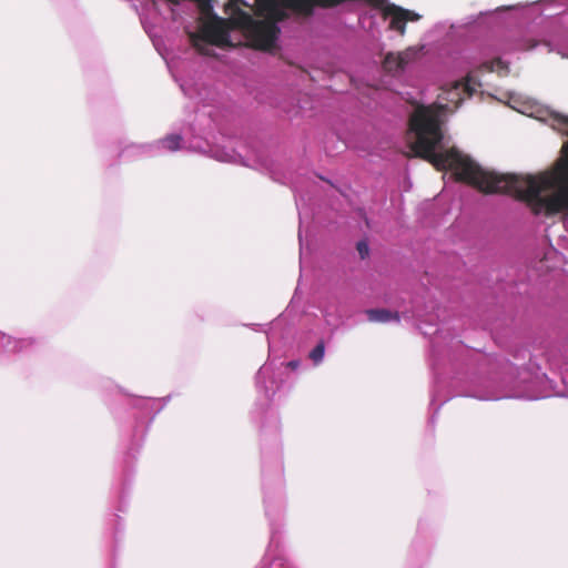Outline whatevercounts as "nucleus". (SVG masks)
Listing matches in <instances>:
<instances>
[{
  "instance_id": "0eeeda50",
  "label": "nucleus",
  "mask_w": 568,
  "mask_h": 568,
  "mask_svg": "<svg viewBox=\"0 0 568 568\" xmlns=\"http://www.w3.org/2000/svg\"><path fill=\"white\" fill-rule=\"evenodd\" d=\"M383 68L385 69V71L392 72V73L402 71L404 69L397 54L392 53V52L386 54V57L383 61Z\"/></svg>"
},
{
  "instance_id": "423d86ee",
  "label": "nucleus",
  "mask_w": 568,
  "mask_h": 568,
  "mask_svg": "<svg viewBox=\"0 0 568 568\" xmlns=\"http://www.w3.org/2000/svg\"><path fill=\"white\" fill-rule=\"evenodd\" d=\"M366 315L371 322L386 323L389 321H399L398 312H390L385 308H374L366 311Z\"/></svg>"
},
{
  "instance_id": "dca6fc26",
  "label": "nucleus",
  "mask_w": 568,
  "mask_h": 568,
  "mask_svg": "<svg viewBox=\"0 0 568 568\" xmlns=\"http://www.w3.org/2000/svg\"><path fill=\"white\" fill-rule=\"evenodd\" d=\"M288 366L292 367V368H296L297 367V362H290Z\"/></svg>"
},
{
  "instance_id": "20e7f679",
  "label": "nucleus",
  "mask_w": 568,
  "mask_h": 568,
  "mask_svg": "<svg viewBox=\"0 0 568 568\" xmlns=\"http://www.w3.org/2000/svg\"><path fill=\"white\" fill-rule=\"evenodd\" d=\"M189 37L192 47L200 54L207 57L214 54L209 44L216 47L230 44L226 21L219 17H213L200 28L197 33H190Z\"/></svg>"
},
{
  "instance_id": "39448f33",
  "label": "nucleus",
  "mask_w": 568,
  "mask_h": 568,
  "mask_svg": "<svg viewBox=\"0 0 568 568\" xmlns=\"http://www.w3.org/2000/svg\"><path fill=\"white\" fill-rule=\"evenodd\" d=\"M383 19H389L388 29L396 31L403 37L406 33V23L409 21H418L420 16L412 10L392 4L387 8L386 16H384Z\"/></svg>"
},
{
  "instance_id": "f8f14e48",
  "label": "nucleus",
  "mask_w": 568,
  "mask_h": 568,
  "mask_svg": "<svg viewBox=\"0 0 568 568\" xmlns=\"http://www.w3.org/2000/svg\"><path fill=\"white\" fill-rule=\"evenodd\" d=\"M417 54V51L409 48L403 52L397 53L402 65L405 68Z\"/></svg>"
},
{
  "instance_id": "f257e3e1",
  "label": "nucleus",
  "mask_w": 568,
  "mask_h": 568,
  "mask_svg": "<svg viewBox=\"0 0 568 568\" xmlns=\"http://www.w3.org/2000/svg\"><path fill=\"white\" fill-rule=\"evenodd\" d=\"M446 109V104H418L410 113L407 134L413 138L409 146L414 154L428 161L438 171H452L456 181L467 183L483 193L510 194L513 174L485 170L455 148L436 152L444 139L442 116Z\"/></svg>"
},
{
  "instance_id": "1a4fd4ad",
  "label": "nucleus",
  "mask_w": 568,
  "mask_h": 568,
  "mask_svg": "<svg viewBox=\"0 0 568 568\" xmlns=\"http://www.w3.org/2000/svg\"><path fill=\"white\" fill-rule=\"evenodd\" d=\"M538 45V42L534 39H521L518 40L514 45H511V50H523L529 51Z\"/></svg>"
},
{
  "instance_id": "ddd939ff",
  "label": "nucleus",
  "mask_w": 568,
  "mask_h": 568,
  "mask_svg": "<svg viewBox=\"0 0 568 568\" xmlns=\"http://www.w3.org/2000/svg\"><path fill=\"white\" fill-rule=\"evenodd\" d=\"M367 2L376 9L382 11V17L386 16L387 8L393 3H389L388 0H367Z\"/></svg>"
},
{
  "instance_id": "2eb2a0df",
  "label": "nucleus",
  "mask_w": 568,
  "mask_h": 568,
  "mask_svg": "<svg viewBox=\"0 0 568 568\" xmlns=\"http://www.w3.org/2000/svg\"><path fill=\"white\" fill-rule=\"evenodd\" d=\"M559 123L564 124L565 126L568 128V118L567 116H560L558 119Z\"/></svg>"
},
{
  "instance_id": "4468645a",
  "label": "nucleus",
  "mask_w": 568,
  "mask_h": 568,
  "mask_svg": "<svg viewBox=\"0 0 568 568\" xmlns=\"http://www.w3.org/2000/svg\"><path fill=\"white\" fill-rule=\"evenodd\" d=\"M356 248L358 251V254L362 260L366 258L369 254V247L366 242L359 241L356 245Z\"/></svg>"
},
{
  "instance_id": "7ed1b4c3",
  "label": "nucleus",
  "mask_w": 568,
  "mask_h": 568,
  "mask_svg": "<svg viewBox=\"0 0 568 568\" xmlns=\"http://www.w3.org/2000/svg\"><path fill=\"white\" fill-rule=\"evenodd\" d=\"M347 0H257L261 10L266 14V20H254L250 14L242 12L240 24L252 45L258 50H271L280 28L277 22H283L293 14L302 18H310L315 8H334Z\"/></svg>"
},
{
  "instance_id": "9d476101",
  "label": "nucleus",
  "mask_w": 568,
  "mask_h": 568,
  "mask_svg": "<svg viewBox=\"0 0 568 568\" xmlns=\"http://www.w3.org/2000/svg\"><path fill=\"white\" fill-rule=\"evenodd\" d=\"M484 68L487 70V71H507L508 70V65L506 62H504L500 58H496L489 62H486L484 64Z\"/></svg>"
},
{
  "instance_id": "f03ea898",
  "label": "nucleus",
  "mask_w": 568,
  "mask_h": 568,
  "mask_svg": "<svg viewBox=\"0 0 568 568\" xmlns=\"http://www.w3.org/2000/svg\"><path fill=\"white\" fill-rule=\"evenodd\" d=\"M510 194L525 201L535 215L568 213V144L551 170L537 176L511 175Z\"/></svg>"
},
{
  "instance_id": "6e6552de",
  "label": "nucleus",
  "mask_w": 568,
  "mask_h": 568,
  "mask_svg": "<svg viewBox=\"0 0 568 568\" xmlns=\"http://www.w3.org/2000/svg\"><path fill=\"white\" fill-rule=\"evenodd\" d=\"M181 141H182L181 135L171 134L162 140V144L165 149H168L170 151H176L180 149Z\"/></svg>"
},
{
  "instance_id": "f3484780",
  "label": "nucleus",
  "mask_w": 568,
  "mask_h": 568,
  "mask_svg": "<svg viewBox=\"0 0 568 568\" xmlns=\"http://www.w3.org/2000/svg\"><path fill=\"white\" fill-rule=\"evenodd\" d=\"M465 89L469 91V94H471V91L469 90V85H465Z\"/></svg>"
},
{
  "instance_id": "9b49d317",
  "label": "nucleus",
  "mask_w": 568,
  "mask_h": 568,
  "mask_svg": "<svg viewBox=\"0 0 568 568\" xmlns=\"http://www.w3.org/2000/svg\"><path fill=\"white\" fill-rule=\"evenodd\" d=\"M324 353H325V345H324V342L321 341L314 348L313 351L310 353V358L315 363V364H318L323 357H324Z\"/></svg>"
}]
</instances>
